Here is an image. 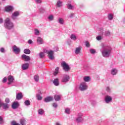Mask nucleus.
I'll return each instance as SVG.
<instances>
[{
	"instance_id": "1",
	"label": "nucleus",
	"mask_w": 125,
	"mask_h": 125,
	"mask_svg": "<svg viewBox=\"0 0 125 125\" xmlns=\"http://www.w3.org/2000/svg\"><path fill=\"white\" fill-rule=\"evenodd\" d=\"M101 53L103 57L108 58L111 56L113 48L109 44L102 43L101 44Z\"/></svg>"
},
{
	"instance_id": "2",
	"label": "nucleus",
	"mask_w": 125,
	"mask_h": 125,
	"mask_svg": "<svg viewBox=\"0 0 125 125\" xmlns=\"http://www.w3.org/2000/svg\"><path fill=\"white\" fill-rule=\"evenodd\" d=\"M4 27L6 29H8V30H11V29L14 27V24L9 18H7L4 21Z\"/></svg>"
},
{
	"instance_id": "3",
	"label": "nucleus",
	"mask_w": 125,
	"mask_h": 125,
	"mask_svg": "<svg viewBox=\"0 0 125 125\" xmlns=\"http://www.w3.org/2000/svg\"><path fill=\"white\" fill-rule=\"evenodd\" d=\"M61 65L63 70H64L65 72H69V71H70V70L71 69V68H70L69 64L66 63L65 61H62L61 63Z\"/></svg>"
},
{
	"instance_id": "4",
	"label": "nucleus",
	"mask_w": 125,
	"mask_h": 125,
	"mask_svg": "<svg viewBox=\"0 0 125 125\" xmlns=\"http://www.w3.org/2000/svg\"><path fill=\"white\" fill-rule=\"evenodd\" d=\"M45 53L48 54L49 59L50 60H53L54 59V51L52 50H46L45 51Z\"/></svg>"
},
{
	"instance_id": "5",
	"label": "nucleus",
	"mask_w": 125,
	"mask_h": 125,
	"mask_svg": "<svg viewBox=\"0 0 125 125\" xmlns=\"http://www.w3.org/2000/svg\"><path fill=\"white\" fill-rule=\"evenodd\" d=\"M87 84H86V83L82 82L79 86V89L81 90V91H84V90H86L87 89Z\"/></svg>"
},
{
	"instance_id": "6",
	"label": "nucleus",
	"mask_w": 125,
	"mask_h": 125,
	"mask_svg": "<svg viewBox=\"0 0 125 125\" xmlns=\"http://www.w3.org/2000/svg\"><path fill=\"white\" fill-rule=\"evenodd\" d=\"M83 115L82 113H79L77 115V118H76V122L77 123H81V122H83Z\"/></svg>"
},
{
	"instance_id": "7",
	"label": "nucleus",
	"mask_w": 125,
	"mask_h": 125,
	"mask_svg": "<svg viewBox=\"0 0 125 125\" xmlns=\"http://www.w3.org/2000/svg\"><path fill=\"white\" fill-rule=\"evenodd\" d=\"M112 100H113V98H112V97L109 95L105 96L104 98V102L106 104H109V103H111Z\"/></svg>"
},
{
	"instance_id": "8",
	"label": "nucleus",
	"mask_w": 125,
	"mask_h": 125,
	"mask_svg": "<svg viewBox=\"0 0 125 125\" xmlns=\"http://www.w3.org/2000/svg\"><path fill=\"white\" fill-rule=\"evenodd\" d=\"M70 81V76L67 74H64L62 80V83H67Z\"/></svg>"
},
{
	"instance_id": "9",
	"label": "nucleus",
	"mask_w": 125,
	"mask_h": 125,
	"mask_svg": "<svg viewBox=\"0 0 125 125\" xmlns=\"http://www.w3.org/2000/svg\"><path fill=\"white\" fill-rule=\"evenodd\" d=\"M20 15V12L18 11H15L12 14L11 18L13 20H15L16 19H17V17Z\"/></svg>"
},
{
	"instance_id": "10",
	"label": "nucleus",
	"mask_w": 125,
	"mask_h": 125,
	"mask_svg": "<svg viewBox=\"0 0 125 125\" xmlns=\"http://www.w3.org/2000/svg\"><path fill=\"white\" fill-rule=\"evenodd\" d=\"M13 51L15 52L16 54H19L21 51L20 48L17 47L16 45L13 46Z\"/></svg>"
},
{
	"instance_id": "11",
	"label": "nucleus",
	"mask_w": 125,
	"mask_h": 125,
	"mask_svg": "<svg viewBox=\"0 0 125 125\" xmlns=\"http://www.w3.org/2000/svg\"><path fill=\"white\" fill-rule=\"evenodd\" d=\"M82 48H83V47H82V46H79L75 48V54H76V55L80 54L81 51H82Z\"/></svg>"
},
{
	"instance_id": "12",
	"label": "nucleus",
	"mask_w": 125,
	"mask_h": 125,
	"mask_svg": "<svg viewBox=\"0 0 125 125\" xmlns=\"http://www.w3.org/2000/svg\"><path fill=\"white\" fill-rule=\"evenodd\" d=\"M14 81V77L11 75L8 77V84H10L13 83Z\"/></svg>"
},
{
	"instance_id": "13",
	"label": "nucleus",
	"mask_w": 125,
	"mask_h": 125,
	"mask_svg": "<svg viewBox=\"0 0 125 125\" xmlns=\"http://www.w3.org/2000/svg\"><path fill=\"white\" fill-rule=\"evenodd\" d=\"M21 58L26 62L30 61V60H31L30 56H27L25 54L22 55L21 56Z\"/></svg>"
},
{
	"instance_id": "14",
	"label": "nucleus",
	"mask_w": 125,
	"mask_h": 125,
	"mask_svg": "<svg viewBox=\"0 0 125 125\" xmlns=\"http://www.w3.org/2000/svg\"><path fill=\"white\" fill-rule=\"evenodd\" d=\"M22 98H23V94L22 93H18L16 95L17 100H21V99H22Z\"/></svg>"
},
{
	"instance_id": "15",
	"label": "nucleus",
	"mask_w": 125,
	"mask_h": 125,
	"mask_svg": "<svg viewBox=\"0 0 125 125\" xmlns=\"http://www.w3.org/2000/svg\"><path fill=\"white\" fill-rule=\"evenodd\" d=\"M13 9V7L12 6H7L5 7V10L7 12H10V11H12V10Z\"/></svg>"
},
{
	"instance_id": "16",
	"label": "nucleus",
	"mask_w": 125,
	"mask_h": 125,
	"mask_svg": "<svg viewBox=\"0 0 125 125\" xmlns=\"http://www.w3.org/2000/svg\"><path fill=\"white\" fill-rule=\"evenodd\" d=\"M53 100V97H50V96L47 97L44 99V101L46 103L50 102V101H52Z\"/></svg>"
},
{
	"instance_id": "17",
	"label": "nucleus",
	"mask_w": 125,
	"mask_h": 125,
	"mask_svg": "<svg viewBox=\"0 0 125 125\" xmlns=\"http://www.w3.org/2000/svg\"><path fill=\"white\" fill-rule=\"evenodd\" d=\"M1 106H2L3 109H4L5 110L9 108V105L6 103H1Z\"/></svg>"
},
{
	"instance_id": "18",
	"label": "nucleus",
	"mask_w": 125,
	"mask_h": 125,
	"mask_svg": "<svg viewBox=\"0 0 125 125\" xmlns=\"http://www.w3.org/2000/svg\"><path fill=\"white\" fill-rule=\"evenodd\" d=\"M70 39L71 40H72V41L76 42V41L78 40V37H77V36L75 35V34H72L70 35Z\"/></svg>"
},
{
	"instance_id": "19",
	"label": "nucleus",
	"mask_w": 125,
	"mask_h": 125,
	"mask_svg": "<svg viewBox=\"0 0 125 125\" xmlns=\"http://www.w3.org/2000/svg\"><path fill=\"white\" fill-rule=\"evenodd\" d=\"M37 43H38V44H42V43H43V40H42V38L41 37H38Z\"/></svg>"
},
{
	"instance_id": "20",
	"label": "nucleus",
	"mask_w": 125,
	"mask_h": 125,
	"mask_svg": "<svg viewBox=\"0 0 125 125\" xmlns=\"http://www.w3.org/2000/svg\"><path fill=\"white\" fill-rule=\"evenodd\" d=\"M29 63H27L23 64L22 66V70H25L28 69L29 68Z\"/></svg>"
},
{
	"instance_id": "21",
	"label": "nucleus",
	"mask_w": 125,
	"mask_h": 125,
	"mask_svg": "<svg viewBox=\"0 0 125 125\" xmlns=\"http://www.w3.org/2000/svg\"><path fill=\"white\" fill-rule=\"evenodd\" d=\"M118 73V69L116 68H113L111 71V75L113 76H115V75H117Z\"/></svg>"
},
{
	"instance_id": "22",
	"label": "nucleus",
	"mask_w": 125,
	"mask_h": 125,
	"mask_svg": "<svg viewBox=\"0 0 125 125\" xmlns=\"http://www.w3.org/2000/svg\"><path fill=\"white\" fill-rule=\"evenodd\" d=\"M18 106H19L18 103L14 102L12 105V108L13 109H17V108H18Z\"/></svg>"
},
{
	"instance_id": "23",
	"label": "nucleus",
	"mask_w": 125,
	"mask_h": 125,
	"mask_svg": "<svg viewBox=\"0 0 125 125\" xmlns=\"http://www.w3.org/2000/svg\"><path fill=\"white\" fill-rule=\"evenodd\" d=\"M62 3H63V2L60 0H58L57 2V4L56 5L57 6V7H61L62 6Z\"/></svg>"
},
{
	"instance_id": "24",
	"label": "nucleus",
	"mask_w": 125,
	"mask_h": 125,
	"mask_svg": "<svg viewBox=\"0 0 125 125\" xmlns=\"http://www.w3.org/2000/svg\"><path fill=\"white\" fill-rule=\"evenodd\" d=\"M83 80L85 83H88L90 81V77L89 76H85L83 77Z\"/></svg>"
},
{
	"instance_id": "25",
	"label": "nucleus",
	"mask_w": 125,
	"mask_h": 125,
	"mask_svg": "<svg viewBox=\"0 0 125 125\" xmlns=\"http://www.w3.org/2000/svg\"><path fill=\"white\" fill-rule=\"evenodd\" d=\"M61 99V95H55L54 96V99L55 101H59Z\"/></svg>"
},
{
	"instance_id": "26",
	"label": "nucleus",
	"mask_w": 125,
	"mask_h": 125,
	"mask_svg": "<svg viewBox=\"0 0 125 125\" xmlns=\"http://www.w3.org/2000/svg\"><path fill=\"white\" fill-rule=\"evenodd\" d=\"M58 23L61 25L64 24V19L62 18H59L58 19Z\"/></svg>"
},
{
	"instance_id": "27",
	"label": "nucleus",
	"mask_w": 125,
	"mask_h": 125,
	"mask_svg": "<svg viewBox=\"0 0 125 125\" xmlns=\"http://www.w3.org/2000/svg\"><path fill=\"white\" fill-rule=\"evenodd\" d=\"M53 83L54 85H56V86H58V85H59V81H58V78H56L54 80Z\"/></svg>"
},
{
	"instance_id": "28",
	"label": "nucleus",
	"mask_w": 125,
	"mask_h": 125,
	"mask_svg": "<svg viewBox=\"0 0 125 125\" xmlns=\"http://www.w3.org/2000/svg\"><path fill=\"white\" fill-rule=\"evenodd\" d=\"M39 115L42 116L44 114V110L42 108H40L38 111Z\"/></svg>"
},
{
	"instance_id": "29",
	"label": "nucleus",
	"mask_w": 125,
	"mask_h": 125,
	"mask_svg": "<svg viewBox=\"0 0 125 125\" xmlns=\"http://www.w3.org/2000/svg\"><path fill=\"white\" fill-rule=\"evenodd\" d=\"M58 73H59V67H57L54 72V76H57Z\"/></svg>"
},
{
	"instance_id": "30",
	"label": "nucleus",
	"mask_w": 125,
	"mask_h": 125,
	"mask_svg": "<svg viewBox=\"0 0 125 125\" xmlns=\"http://www.w3.org/2000/svg\"><path fill=\"white\" fill-rule=\"evenodd\" d=\"M113 18H114V15L112 14H109L108 16V20H113Z\"/></svg>"
},
{
	"instance_id": "31",
	"label": "nucleus",
	"mask_w": 125,
	"mask_h": 125,
	"mask_svg": "<svg viewBox=\"0 0 125 125\" xmlns=\"http://www.w3.org/2000/svg\"><path fill=\"white\" fill-rule=\"evenodd\" d=\"M34 79L35 82H38L40 81V77L38 75H35L34 77Z\"/></svg>"
},
{
	"instance_id": "32",
	"label": "nucleus",
	"mask_w": 125,
	"mask_h": 125,
	"mask_svg": "<svg viewBox=\"0 0 125 125\" xmlns=\"http://www.w3.org/2000/svg\"><path fill=\"white\" fill-rule=\"evenodd\" d=\"M67 8L68 9H70V10H72V9H74V6L71 4H68Z\"/></svg>"
},
{
	"instance_id": "33",
	"label": "nucleus",
	"mask_w": 125,
	"mask_h": 125,
	"mask_svg": "<svg viewBox=\"0 0 125 125\" xmlns=\"http://www.w3.org/2000/svg\"><path fill=\"white\" fill-rule=\"evenodd\" d=\"M48 19L50 21H53V19H54V16L53 15H50L48 17Z\"/></svg>"
},
{
	"instance_id": "34",
	"label": "nucleus",
	"mask_w": 125,
	"mask_h": 125,
	"mask_svg": "<svg viewBox=\"0 0 125 125\" xmlns=\"http://www.w3.org/2000/svg\"><path fill=\"white\" fill-rule=\"evenodd\" d=\"M34 34L36 35V36L40 35V30H39L38 29H34Z\"/></svg>"
},
{
	"instance_id": "35",
	"label": "nucleus",
	"mask_w": 125,
	"mask_h": 125,
	"mask_svg": "<svg viewBox=\"0 0 125 125\" xmlns=\"http://www.w3.org/2000/svg\"><path fill=\"white\" fill-rule=\"evenodd\" d=\"M24 53L25 54H30L31 53V50L28 49H25L24 50Z\"/></svg>"
},
{
	"instance_id": "36",
	"label": "nucleus",
	"mask_w": 125,
	"mask_h": 125,
	"mask_svg": "<svg viewBox=\"0 0 125 125\" xmlns=\"http://www.w3.org/2000/svg\"><path fill=\"white\" fill-rule=\"evenodd\" d=\"M24 104L26 106H30L31 105V102L29 100H26L24 102Z\"/></svg>"
},
{
	"instance_id": "37",
	"label": "nucleus",
	"mask_w": 125,
	"mask_h": 125,
	"mask_svg": "<svg viewBox=\"0 0 125 125\" xmlns=\"http://www.w3.org/2000/svg\"><path fill=\"white\" fill-rule=\"evenodd\" d=\"M111 35V32L109 31H106L104 32V36H106V37H109V36Z\"/></svg>"
},
{
	"instance_id": "38",
	"label": "nucleus",
	"mask_w": 125,
	"mask_h": 125,
	"mask_svg": "<svg viewBox=\"0 0 125 125\" xmlns=\"http://www.w3.org/2000/svg\"><path fill=\"white\" fill-rule=\"evenodd\" d=\"M36 97L37 98L38 100H42V97L41 96V95L39 94H36Z\"/></svg>"
},
{
	"instance_id": "39",
	"label": "nucleus",
	"mask_w": 125,
	"mask_h": 125,
	"mask_svg": "<svg viewBox=\"0 0 125 125\" xmlns=\"http://www.w3.org/2000/svg\"><path fill=\"white\" fill-rule=\"evenodd\" d=\"M71 113V110L69 108H66L65 109V114H70Z\"/></svg>"
},
{
	"instance_id": "40",
	"label": "nucleus",
	"mask_w": 125,
	"mask_h": 125,
	"mask_svg": "<svg viewBox=\"0 0 125 125\" xmlns=\"http://www.w3.org/2000/svg\"><path fill=\"white\" fill-rule=\"evenodd\" d=\"M89 51L91 54H94V53L96 52V51H95V49H90L89 50Z\"/></svg>"
},
{
	"instance_id": "41",
	"label": "nucleus",
	"mask_w": 125,
	"mask_h": 125,
	"mask_svg": "<svg viewBox=\"0 0 125 125\" xmlns=\"http://www.w3.org/2000/svg\"><path fill=\"white\" fill-rule=\"evenodd\" d=\"M39 56L40 58H43L44 57V53L43 52H41L39 54Z\"/></svg>"
},
{
	"instance_id": "42",
	"label": "nucleus",
	"mask_w": 125,
	"mask_h": 125,
	"mask_svg": "<svg viewBox=\"0 0 125 125\" xmlns=\"http://www.w3.org/2000/svg\"><path fill=\"white\" fill-rule=\"evenodd\" d=\"M26 122V120L25 119H21V125H25V123Z\"/></svg>"
},
{
	"instance_id": "43",
	"label": "nucleus",
	"mask_w": 125,
	"mask_h": 125,
	"mask_svg": "<svg viewBox=\"0 0 125 125\" xmlns=\"http://www.w3.org/2000/svg\"><path fill=\"white\" fill-rule=\"evenodd\" d=\"M85 44L86 47H90V44H89V42H85Z\"/></svg>"
},
{
	"instance_id": "44",
	"label": "nucleus",
	"mask_w": 125,
	"mask_h": 125,
	"mask_svg": "<svg viewBox=\"0 0 125 125\" xmlns=\"http://www.w3.org/2000/svg\"><path fill=\"white\" fill-rule=\"evenodd\" d=\"M4 121H3V118L1 116H0V124L1 125L3 124Z\"/></svg>"
},
{
	"instance_id": "45",
	"label": "nucleus",
	"mask_w": 125,
	"mask_h": 125,
	"mask_svg": "<svg viewBox=\"0 0 125 125\" xmlns=\"http://www.w3.org/2000/svg\"><path fill=\"white\" fill-rule=\"evenodd\" d=\"M75 15V14L73 13H71L69 15H68V17L69 18H73V17H74Z\"/></svg>"
},
{
	"instance_id": "46",
	"label": "nucleus",
	"mask_w": 125,
	"mask_h": 125,
	"mask_svg": "<svg viewBox=\"0 0 125 125\" xmlns=\"http://www.w3.org/2000/svg\"><path fill=\"white\" fill-rule=\"evenodd\" d=\"M96 40L97 41H101V40H102V36H97Z\"/></svg>"
},
{
	"instance_id": "47",
	"label": "nucleus",
	"mask_w": 125,
	"mask_h": 125,
	"mask_svg": "<svg viewBox=\"0 0 125 125\" xmlns=\"http://www.w3.org/2000/svg\"><path fill=\"white\" fill-rule=\"evenodd\" d=\"M11 125H20V124L16 123L15 121H13L11 122Z\"/></svg>"
},
{
	"instance_id": "48",
	"label": "nucleus",
	"mask_w": 125,
	"mask_h": 125,
	"mask_svg": "<svg viewBox=\"0 0 125 125\" xmlns=\"http://www.w3.org/2000/svg\"><path fill=\"white\" fill-rule=\"evenodd\" d=\"M36 3L41 4L42 2V0H35Z\"/></svg>"
},
{
	"instance_id": "49",
	"label": "nucleus",
	"mask_w": 125,
	"mask_h": 125,
	"mask_svg": "<svg viewBox=\"0 0 125 125\" xmlns=\"http://www.w3.org/2000/svg\"><path fill=\"white\" fill-rule=\"evenodd\" d=\"M106 90L108 92H111V88H110V87H109V86H107L106 88Z\"/></svg>"
},
{
	"instance_id": "50",
	"label": "nucleus",
	"mask_w": 125,
	"mask_h": 125,
	"mask_svg": "<svg viewBox=\"0 0 125 125\" xmlns=\"http://www.w3.org/2000/svg\"><path fill=\"white\" fill-rule=\"evenodd\" d=\"M40 11L41 13H44V9H43L42 8H41L40 9Z\"/></svg>"
},
{
	"instance_id": "51",
	"label": "nucleus",
	"mask_w": 125,
	"mask_h": 125,
	"mask_svg": "<svg viewBox=\"0 0 125 125\" xmlns=\"http://www.w3.org/2000/svg\"><path fill=\"white\" fill-rule=\"evenodd\" d=\"M58 105L57 104V103H53V107H54V108H57Z\"/></svg>"
},
{
	"instance_id": "52",
	"label": "nucleus",
	"mask_w": 125,
	"mask_h": 125,
	"mask_svg": "<svg viewBox=\"0 0 125 125\" xmlns=\"http://www.w3.org/2000/svg\"><path fill=\"white\" fill-rule=\"evenodd\" d=\"M7 81V78H6V77H4L3 79L2 82L3 83H6Z\"/></svg>"
},
{
	"instance_id": "53",
	"label": "nucleus",
	"mask_w": 125,
	"mask_h": 125,
	"mask_svg": "<svg viewBox=\"0 0 125 125\" xmlns=\"http://www.w3.org/2000/svg\"><path fill=\"white\" fill-rule=\"evenodd\" d=\"M28 43H29V44H32V43H33V41H32V40H29L28 41Z\"/></svg>"
},
{
	"instance_id": "54",
	"label": "nucleus",
	"mask_w": 125,
	"mask_h": 125,
	"mask_svg": "<svg viewBox=\"0 0 125 125\" xmlns=\"http://www.w3.org/2000/svg\"><path fill=\"white\" fill-rule=\"evenodd\" d=\"M0 51H1L2 53H4V48H1L0 49Z\"/></svg>"
},
{
	"instance_id": "55",
	"label": "nucleus",
	"mask_w": 125,
	"mask_h": 125,
	"mask_svg": "<svg viewBox=\"0 0 125 125\" xmlns=\"http://www.w3.org/2000/svg\"><path fill=\"white\" fill-rule=\"evenodd\" d=\"M9 102H10L9 99L6 98L5 99V103H9Z\"/></svg>"
},
{
	"instance_id": "56",
	"label": "nucleus",
	"mask_w": 125,
	"mask_h": 125,
	"mask_svg": "<svg viewBox=\"0 0 125 125\" xmlns=\"http://www.w3.org/2000/svg\"><path fill=\"white\" fill-rule=\"evenodd\" d=\"M42 94V92L41 91V90H38V94Z\"/></svg>"
},
{
	"instance_id": "57",
	"label": "nucleus",
	"mask_w": 125,
	"mask_h": 125,
	"mask_svg": "<svg viewBox=\"0 0 125 125\" xmlns=\"http://www.w3.org/2000/svg\"><path fill=\"white\" fill-rule=\"evenodd\" d=\"M55 125H61V124H60V123L57 122V123H56Z\"/></svg>"
},
{
	"instance_id": "58",
	"label": "nucleus",
	"mask_w": 125,
	"mask_h": 125,
	"mask_svg": "<svg viewBox=\"0 0 125 125\" xmlns=\"http://www.w3.org/2000/svg\"><path fill=\"white\" fill-rule=\"evenodd\" d=\"M3 22V20L1 18H0V24H1V23H2Z\"/></svg>"
},
{
	"instance_id": "59",
	"label": "nucleus",
	"mask_w": 125,
	"mask_h": 125,
	"mask_svg": "<svg viewBox=\"0 0 125 125\" xmlns=\"http://www.w3.org/2000/svg\"><path fill=\"white\" fill-rule=\"evenodd\" d=\"M100 30H101V33H102V34L103 35V28H101Z\"/></svg>"
},
{
	"instance_id": "60",
	"label": "nucleus",
	"mask_w": 125,
	"mask_h": 125,
	"mask_svg": "<svg viewBox=\"0 0 125 125\" xmlns=\"http://www.w3.org/2000/svg\"><path fill=\"white\" fill-rule=\"evenodd\" d=\"M1 103H1V102H0V107L1 106Z\"/></svg>"
},
{
	"instance_id": "61",
	"label": "nucleus",
	"mask_w": 125,
	"mask_h": 125,
	"mask_svg": "<svg viewBox=\"0 0 125 125\" xmlns=\"http://www.w3.org/2000/svg\"><path fill=\"white\" fill-rule=\"evenodd\" d=\"M68 45H71V43L68 42Z\"/></svg>"
},
{
	"instance_id": "62",
	"label": "nucleus",
	"mask_w": 125,
	"mask_h": 125,
	"mask_svg": "<svg viewBox=\"0 0 125 125\" xmlns=\"http://www.w3.org/2000/svg\"><path fill=\"white\" fill-rule=\"evenodd\" d=\"M2 0L4 1V0Z\"/></svg>"
}]
</instances>
